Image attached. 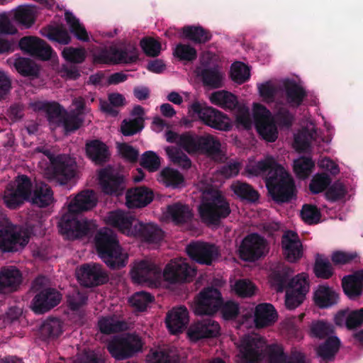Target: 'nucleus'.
<instances>
[{
	"label": "nucleus",
	"mask_w": 363,
	"mask_h": 363,
	"mask_svg": "<svg viewBox=\"0 0 363 363\" xmlns=\"http://www.w3.org/2000/svg\"><path fill=\"white\" fill-rule=\"evenodd\" d=\"M245 172L249 176H265L269 192L278 203L289 201L295 194L292 177L272 156L267 155L259 161L250 158Z\"/></svg>",
	"instance_id": "obj_1"
},
{
	"label": "nucleus",
	"mask_w": 363,
	"mask_h": 363,
	"mask_svg": "<svg viewBox=\"0 0 363 363\" xmlns=\"http://www.w3.org/2000/svg\"><path fill=\"white\" fill-rule=\"evenodd\" d=\"M236 345L238 350L237 363H255L264 359L268 363H306L301 352H294L288 359L281 345L277 343L267 345L264 338L258 334L244 335Z\"/></svg>",
	"instance_id": "obj_2"
},
{
	"label": "nucleus",
	"mask_w": 363,
	"mask_h": 363,
	"mask_svg": "<svg viewBox=\"0 0 363 363\" xmlns=\"http://www.w3.org/2000/svg\"><path fill=\"white\" fill-rule=\"evenodd\" d=\"M97 203L95 193L86 190L78 194L67 205L58 223L60 233L66 238L73 240L88 233L94 223L84 218H78L77 213L93 208Z\"/></svg>",
	"instance_id": "obj_3"
},
{
	"label": "nucleus",
	"mask_w": 363,
	"mask_h": 363,
	"mask_svg": "<svg viewBox=\"0 0 363 363\" xmlns=\"http://www.w3.org/2000/svg\"><path fill=\"white\" fill-rule=\"evenodd\" d=\"M104 221L121 233L131 237L141 239L150 244L159 243L163 238L162 230L152 223H143L128 212L121 210L110 211L104 218Z\"/></svg>",
	"instance_id": "obj_4"
},
{
	"label": "nucleus",
	"mask_w": 363,
	"mask_h": 363,
	"mask_svg": "<svg viewBox=\"0 0 363 363\" xmlns=\"http://www.w3.org/2000/svg\"><path fill=\"white\" fill-rule=\"evenodd\" d=\"M29 107L35 111H45L52 128H62L66 134L78 129L82 123L80 116L84 113V99L81 97L73 100L69 113L55 102L36 101L30 102Z\"/></svg>",
	"instance_id": "obj_5"
},
{
	"label": "nucleus",
	"mask_w": 363,
	"mask_h": 363,
	"mask_svg": "<svg viewBox=\"0 0 363 363\" xmlns=\"http://www.w3.org/2000/svg\"><path fill=\"white\" fill-rule=\"evenodd\" d=\"M252 113L253 121L247 106H238L235 113V120L238 125L248 129L252 127L254 122L258 133L264 140L267 142L275 141L278 138V131L271 112L264 106L254 103Z\"/></svg>",
	"instance_id": "obj_6"
},
{
	"label": "nucleus",
	"mask_w": 363,
	"mask_h": 363,
	"mask_svg": "<svg viewBox=\"0 0 363 363\" xmlns=\"http://www.w3.org/2000/svg\"><path fill=\"white\" fill-rule=\"evenodd\" d=\"M199 189L202 192L199 213L204 223L216 225L230 213L229 203L220 191L213 187L211 182L201 180Z\"/></svg>",
	"instance_id": "obj_7"
},
{
	"label": "nucleus",
	"mask_w": 363,
	"mask_h": 363,
	"mask_svg": "<svg viewBox=\"0 0 363 363\" xmlns=\"http://www.w3.org/2000/svg\"><path fill=\"white\" fill-rule=\"evenodd\" d=\"M95 244L99 257L108 267L121 269L128 264V254L119 245L111 229H101L96 235Z\"/></svg>",
	"instance_id": "obj_8"
},
{
	"label": "nucleus",
	"mask_w": 363,
	"mask_h": 363,
	"mask_svg": "<svg viewBox=\"0 0 363 363\" xmlns=\"http://www.w3.org/2000/svg\"><path fill=\"white\" fill-rule=\"evenodd\" d=\"M36 151L43 152L49 160L50 165L44 167V163L40 162V167L43 169L45 177L60 185L66 184L75 176V162L68 155H60L54 157L49 150L38 147Z\"/></svg>",
	"instance_id": "obj_9"
},
{
	"label": "nucleus",
	"mask_w": 363,
	"mask_h": 363,
	"mask_svg": "<svg viewBox=\"0 0 363 363\" xmlns=\"http://www.w3.org/2000/svg\"><path fill=\"white\" fill-rule=\"evenodd\" d=\"M48 280L43 277L37 278L32 289L35 295L31 303V308L38 314L44 313L57 306L61 298V294L55 289L50 288Z\"/></svg>",
	"instance_id": "obj_10"
},
{
	"label": "nucleus",
	"mask_w": 363,
	"mask_h": 363,
	"mask_svg": "<svg viewBox=\"0 0 363 363\" xmlns=\"http://www.w3.org/2000/svg\"><path fill=\"white\" fill-rule=\"evenodd\" d=\"M189 113L217 130L228 131L232 128V122L226 115L199 101H194L191 104Z\"/></svg>",
	"instance_id": "obj_11"
},
{
	"label": "nucleus",
	"mask_w": 363,
	"mask_h": 363,
	"mask_svg": "<svg viewBox=\"0 0 363 363\" xmlns=\"http://www.w3.org/2000/svg\"><path fill=\"white\" fill-rule=\"evenodd\" d=\"M30 234L26 229L12 225L4 219L0 228V249L4 252L17 251L28 242Z\"/></svg>",
	"instance_id": "obj_12"
},
{
	"label": "nucleus",
	"mask_w": 363,
	"mask_h": 363,
	"mask_svg": "<svg viewBox=\"0 0 363 363\" xmlns=\"http://www.w3.org/2000/svg\"><path fill=\"white\" fill-rule=\"evenodd\" d=\"M141 338L135 334H123L113 337L107 344V349L113 357L121 360L133 356L143 347Z\"/></svg>",
	"instance_id": "obj_13"
},
{
	"label": "nucleus",
	"mask_w": 363,
	"mask_h": 363,
	"mask_svg": "<svg viewBox=\"0 0 363 363\" xmlns=\"http://www.w3.org/2000/svg\"><path fill=\"white\" fill-rule=\"evenodd\" d=\"M277 313L274 307L270 303H261L257 305L254 311L242 312V320L239 324L240 329L256 328H265L274 324L277 320Z\"/></svg>",
	"instance_id": "obj_14"
},
{
	"label": "nucleus",
	"mask_w": 363,
	"mask_h": 363,
	"mask_svg": "<svg viewBox=\"0 0 363 363\" xmlns=\"http://www.w3.org/2000/svg\"><path fill=\"white\" fill-rule=\"evenodd\" d=\"M293 273L289 268L283 269L281 272H274L270 276L271 285L277 291H282L287 286V289L294 291L303 293L306 295L309 290L308 277L305 273H301L290 281L289 276Z\"/></svg>",
	"instance_id": "obj_15"
},
{
	"label": "nucleus",
	"mask_w": 363,
	"mask_h": 363,
	"mask_svg": "<svg viewBox=\"0 0 363 363\" xmlns=\"http://www.w3.org/2000/svg\"><path fill=\"white\" fill-rule=\"evenodd\" d=\"M32 184L27 176L21 175L10 183L3 196V200L9 208L15 209L20 206L25 201L29 199Z\"/></svg>",
	"instance_id": "obj_16"
},
{
	"label": "nucleus",
	"mask_w": 363,
	"mask_h": 363,
	"mask_svg": "<svg viewBox=\"0 0 363 363\" xmlns=\"http://www.w3.org/2000/svg\"><path fill=\"white\" fill-rule=\"evenodd\" d=\"M331 138H323L318 133L311 120L307 119L301 123V129L294 134V148L298 152H308L313 145H320L321 142L329 143Z\"/></svg>",
	"instance_id": "obj_17"
},
{
	"label": "nucleus",
	"mask_w": 363,
	"mask_h": 363,
	"mask_svg": "<svg viewBox=\"0 0 363 363\" xmlns=\"http://www.w3.org/2000/svg\"><path fill=\"white\" fill-rule=\"evenodd\" d=\"M135 283L147 284L152 286L160 285L161 273L157 266L150 259L135 261L130 272Z\"/></svg>",
	"instance_id": "obj_18"
},
{
	"label": "nucleus",
	"mask_w": 363,
	"mask_h": 363,
	"mask_svg": "<svg viewBox=\"0 0 363 363\" xmlns=\"http://www.w3.org/2000/svg\"><path fill=\"white\" fill-rule=\"evenodd\" d=\"M214 55L211 52H204L200 58V66L195 72L202 77L205 84L213 88L222 86L225 74L218 65L211 66V60Z\"/></svg>",
	"instance_id": "obj_19"
},
{
	"label": "nucleus",
	"mask_w": 363,
	"mask_h": 363,
	"mask_svg": "<svg viewBox=\"0 0 363 363\" xmlns=\"http://www.w3.org/2000/svg\"><path fill=\"white\" fill-rule=\"evenodd\" d=\"M99 184L104 194L115 196L122 195L126 187L124 177L110 167L99 171Z\"/></svg>",
	"instance_id": "obj_20"
},
{
	"label": "nucleus",
	"mask_w": 363,
	"mask_h": 363,
	"mask_svg": "<svg viewBox=\"0 0 363 363\" xmlns=\"http://www.w3.org/2000/svg\"><path fill=\"white\" fill-rule=\"evenodd\" d=\"M196 275L194 268L190 267L184 258L172 259L165 266L162 277L170 284L186 281Z\"/></svg>",
	"instance_id": "obj_21"
},
{
	"label": "nucleus",
	"mask_w": 363,
	"mask_h": 363,
	"mask_svg": "<svg viewBox=\"0 0 363 363\" xmlns=\"http://www.w3.org/2000/svg\"><path fill=\"white\" fill-rule=\"evenodd\" d=\"M267 252L266 240L257 233L245 237L239 247L240 257L245 261H255Z\"/></svg>",
	"instance_id": "obj_22"
},
{
	"label": "nucleus",
	"mask_w": 363,
	"mask_h": 363,
	"mask_svg": "<svg viewBox=\"0 0 363 363\" xmlns=\"http://www.w3.org/2000/svg\"><path fill=\"white\" fill-rule=\"evenodd\" d=\"M221 302L220 291L216 289L207 288L195 300L194 311L197 315H212L218 310Z\"/></svg>",
	"instance_id": "obj_23"
},
{
	"label": "nucleus",
	"mask_w": 363,
	"mask_h": 363,
	"mask_svg": "<svg viewBox=\"0 0 363 363\" xmlns=\"http://www.w3.org/2000/svg\"><path fill=\"white\" fill-rule=\"evenodd\" d=\"M186 251L193 260L202 264L210 265L218 257L217 247L206 242H193L186 246Z\"/></svg>",
	"instance_id": "obj_24"
},
{
	"label": "nucleus",
	"mask_w": 363,
	"mask_h": 363,
	"mask_svg": "<svg viewBox=\"0 0 363 363\" xmlns=\"http://www.w3.org/2000/svg\"><path fill=\"white\" fill-rule=\"evenodd\" d=\"M78 281L85 286H93L104 283L107 274L99 264L91 263L81 266L76 272Z\"/></svg>",
	"instance_id": "obj_25"
},
{
	"label": "nucleus",
	"mask_w": 363,
	"mask_h": 363,
	"mask_svg": "<svg viewBox=\"0 0 363 363\" xmlns=\"http://www.w3.org/2000/svg\"><path fill=\"white\" fill-rule=\"evenodd\" d=\"M220 325L212 318H203L192 323L188 329L187 334L192 341L203 338L217 336L220 333Z\"/></svg>",
	"instance_id": "obj_26"
},
{
	"label": "nucleus",
	"mask_w": 363,
	"mask_h": 363,
	"mask_svg": "<svg viewBox=\"0 0 363 363\" xmlns=\"http://www.w3.org/2000/svg\"><path fill=\"white\" fill-rule=\"evenodd\" d=\"M18 45L23 52L42 60L50 59L52 54L51 48L37 37H23L19 40Z\"/></svg>",
	"instance_id": "obj_27"
},
{
	"label": "nucleus",
	"mask_w": 363,
	"mask_h": 363,
	"mask_svg": "<svg viewBox=\"0 0 363 363\" xmlns=\"http://www.w3.org/2000/svg\"><path fill=\"white\" fill-rule=\"evenodd\" d=\"M281 247L285 258L290 262H296L303 255L302 243L296 233L288 230L281 240Z\"/></svg>",
	"instance_id": "obj_28"
},
{
	"label": "nucleus",
	"mask_w": 363,
	"mask_h": 363,
	"mask_svg": "<svg viewBox=\"0 0 363 363\" xmlns=\"http://www.w3.org/2000/svg\"><path fill=\"white\" fill-rule=\"evenodd\" d=\"M165 138L168 143L177 144L189 154L199 153V136L190 132L178 134L169 130L165 133Z\"/></svg>",
	"instance_id": "obj_29"
},
{
	"label": "nucleus",
	"mask_w": 363,
	"mask_h": 363,
	"mask_svg": "<svg viewBox=\"0 0 363 363\" xmlns=\"http://www.w3.org/2000/svg\"><path fill=\"white\" fill-rule=\"evenodd\" d=\"M189 323V313L185 307H177L169 311L165 318V324L172 334L182 333Z\"/></svg>",
	"instance_id": "obj_30"
},
{
	"label": "nucleus",
	"mask_w": 363,
	"mask_h": 363,
	"mask_svg": "<svg viewBox=\"0 0 363 363\" xmlns=\"http://www.w3.org/2000/svg\"><path fill=\"white\" fill-rule=\"evenodd\" d=\"M144 110L140 106L133 108L130 117L123 121L121 125V131L125 136L136 134L143 128Z\"/></svg>",
	"instance_id": "obj_31"
},
{
	"label": "nucleus",
	"mask_w": 363,
	"mask_h": 363,
	"mask_svg": "<svg viewBox=\"0 0 363 363\" xmlns=\"http://www.w3.org/2000/svg\"><path fill=\"white\" fill-rule=\"evenodd\" d=\"M342 286L345 294L350 299L354 300L359 297L363 291V270L344 277Z\"/></svg>",
	"instance_id": "obj_32"
},
{
	"label": "nucleus",
	"mask_w": 363,
	"mask_h": 363,
	"mask_svg": "<svg viewBox=\"0 0 363 363\" xmlns=\"http://www.w3.org/2000/svg\"><path fill=\"white\" fill-rule=\"evenodd\" d=\"M153 198L152 192L145 187L129 189L125 195V204L128 208H141L149 204Z\"/></svg>",
	"instance_id": "obj_33"
},
{
	"label": "nucleus",
	"mask_w": 363,
	"mask_h": 363,
	"mask_svg": "<svg viewBox=\"0 0 363 363\" xmlns=\"http://www.w3.org/2000/svg\"><path fill=\"white\" fill-rule=\"evenodd\" d=\"M21 282V274L15 267H4L0 271L1 293L10 292L16 289Z\"/></svg>",
	"instance_id": "obj_34"
},
{
	"label": "nucleus",
	"mask_w": 363,
	"mask_h": 363,
	"mask_svg": "<svg viewBox=\"0 0 363 363\" xmlns=\"http://www.w3.org/2000/svg\"><path fill=\"white\" fill-rule=\"evenodd\" d=\"M164 220L176 224L186 223L192 217V213L189 206L181 203L169 205L163 211Z\"/></svg>",
	"instance_id": "obj_35"
},
{
	"label": "nucleus",
	"mask_w": 363,
	"mask_h": 363,
	"mask_svg": "<svg viewBox=\"0 0 363 363\" xmlns=\"http://www.w3.org/2000/svg\"><path fill=\"white\" fill-rule=\"evenodd\" d=\"M121 43L113 44L107 48L93 54L94 60L98 63L118 65L125 62L121 55Z\"/></svg>",
	"instance_id": "obj_36"
},
{
	"label": "nucleus",
	"mask_w": 363,
	"mask_h": 363,
	"mask_svg": "<svg viewBox=\"0 0 363 363\" xmlns=\"http://www.w3.org/2000/svg\"><path fill=\"white\" fill-rule=\"evenodd\" d=\"M339 296L336 291L328 285H319L313 291L315 303L321 308L331 307L338 302Z\"/></svg>",
	"instance_id": "obj_37"
},
{
	"label": "nucleus",
	"mask_w": 363,
	"mask_h": 363,
	"mask_svg": "<svg viewBox=\"0 0 363 363\" xmlns=\"http://www.w3.org/2000/svg\"><path fill=\"white\" fill-rule=\"evenodd\" d=\"M6 62L23 77H37L38 75L39 68L38 65L30 59L15 55L9 57Z\"/></svg>",
	"instance_id": "obj_38"
},
{
	"label": "nucleus",
	"mask_w": 363,
	"mask_h": 363,
	"mask_svg": "<svg viewBox=\"0 0 363 363\" xmlns=\"http://www.w3.org/2000/svg\"><path fill=\"white\" fill-rule=\"evenodd\" d=\"M199 153H205L218 161L225 158L220 142L210 135L199 136Z\"/></svg>",
	"instance_id": "obj_39"
},
{
	"label": "nucleus",
	"mask_w": 363,
	"mask_h": 363,
	"mask_svg": "<svg viewBox=\"0 0 363 363\" xmlns=\"http://www.w3.org/2000/svg\"><path fill=\"white\" fill-rule=\"evenodd\" d=\"M179 361L177 351L167 347L151 349L146 356L147 363H179Z\"/></svg>",
	"instance_id": "obj_40"
},
{
	"label": "nucleus",
	"mask_w": 363,
	"mask_h": 363,
	"mask_svg": "<svg viewBox=\"0 0 363 363\" xmlns=\"http://www.w3.org/2000/svg\"><path fill=\"white\" fill-rule=\"evenodd\" d=\"M335 322L338 325H345L350 329L360 326L363 323V308L340 311L335 316Z\"/></svg>",
	"instance_id": "obj_41"
},
{
	"label": "nucleus",
	"mask_w": 363,
	"mask_h": 363,
	"mask_svg": "<svg viewBox=\"0 0 363 363\" xmlns=\"http://www.w3.org/2000/svg\"><path fill=\"white\" fill-rule=\"evenodd\" d=\"M285 89L286 103L291 107L298 106L305 96L302 86L294 80L286 79L283 80Z\"/></svg>",
	"instance_id": "obj_42"
},
{
	"label": "nucleus",
	"mask_w": 363,
	"mask_h": 363,
	"mask_svg": "<svg viewBox=\"0 0 363 363\" xmlns=\"http://www.w3.org/2000/svg\"><path fill=\"white\" fill-rule=\"evenodd\" d=\"M53 199V194L50 188L45 184L39 183L35 185L33 194L30 191L28 200L39 207H45L51 204Z\"/></svg>",
	"instance_id": "obj_43"
},
{
	"label": "nucleus",
	"mask_w": 363,
	"mask_h": 363,
	"mask_svg": "<svg viewBox=\"0 0 363 363\" xmlns=\"http://www.w3.org/2000/svg\"><path fill=\"white\" fill-rule=\"evenodd\" d=\"M340 345L339 339L335 336H330L323 344L316 349V353L321 363L330 361L334 358Z\"/></svg>",
	"instance_id": "obj_44"
},
{
	"label": "nucleus",
	"mask_w": 363,
	"mask_h": 363,
	"mask_svg": "<svg viewBox=\"0 0 363 363\" xmlns=\"http://www.w3.org/2000/svg\"><path fill=\"white\" fill-rule=\"evenodd\" d=\"M97 325L99 331L104 334L117 333L126 328V323L116 315L101 317Z\"/></svg>",
	"instance_id": "obj_45"
},
{
	"label": "nucleus",
	"mask_w": 363,
	"mask_h": 363,
	"mask_svg": "<svg viewBox=\"0 0 363 363\" xmlns=\"http://www.w3.org/2000/svg\"><path fill=\"white\" fill-rule=\"evenodd\" d=\"M180 37L196 43H205L211 40V35L201 26H187L181 29Z\"/></svg>",
	"instance_id": "obj_46"
},
{
	"label": "nucleus",
	"mask_w": 363,
	"mask_h": 363,
	"mask_svg": "<svg viewBox=\"0 0 363 363\" xmlns=\"http://www.w3.org/2000/svg\"><path fill=\"white\" fill-rule=\"evenodd\" d=\"M36 13L35 6L32 5L21 6L12 11L14 20L26 28L33 24Z\"/></svg>",
	"instance_id": "obj_47"
},
{
	"label": "nucleus",
	"mask_w": 363,
	"mask_h": 363,
	"mask_svg": "<svg viewBox=\"0 0 363 363\" xmlns=\"http://www.w3.org/2000/svg\"><path fill=\"white\" fill-rule=\"evenodd\" d=\"M86 151L89 157L96 163L106 161L109 155L106 145L99 140L87 143Z\"/></svg>",
	"instance_id": "obj_48"
},
{
	"label": "nucleus",
	"mask_w": 363,
	"mask_h": 363,
	"mask_svg": "<svg viewBox=\"0 0 363 363\" xmlns=\"http://www.w3.org/2000/svg\"><path fill=\"white\" fill-rule=\"evenodd\" d=\"M209 99L213 104L226 110H232L238 104L235 96L223 90L212 93Z\"/></svg>",
	"instance_id": "obj_49"
},
{
	"label": "nucleus",
	"mask_w": 363,
	"mask_h": 363,
	"mask_svg": "<svg viewBox=\"0 0 363 363\" xmlns=\"http://www.w3.org/2000/svg\"><path fill=\"white\" fill-rule=\"evenodd\" d=\"M230 189L239 198L250 202H255L259 199L258 193L250 185L240 181L233 182Z\"/></svg>",
	"instance_id": "obj_50"
},
{
	"label": "nucleus",
	"mask_w": 363,
	"mask_h": 363,
	"mask_svg": "<svg viewBox=\"0 0 363 363\" xmlns=\"http://www.w3.org/2000/svg\"><path fill=\"white\" fill-rule=\"evenodd\" d=\"M157 180L166 186L179 187L183 182V176L176 169L165 167L160 172Z\"/></svg>",
	"instance_id": "obj_51"
},
{
	"label": "nucleus",
	"mask_w": 363,
	"mask_h": 363,
	"mask_svg": "<svg viewBox=\"0 0 363 363\" xmlns=\"http://www.w3.org/2000/svg\"><path fill=\"white\" fill-rule=\"evenodd\" d=\"M65 19L69 26L70 31L74 33L78 40L84 42H88L90 40L91 37L87 33L86 28L72 13L66 11Z\"/></svg>",
	"instance_id": "obj_52"
},
{
	"label": "nucleus",
	"mask_w": 363,
	"mask_h": 363,
	"mask_svg": "<svg viewBox=\"0 0 363 363\" xmlns=\"http://www.w3.org/2000/svg\"><path fill=\"white\" fill-rule=\"evenodd\" d=\"M169 160L182 168L189 169L191 166V162L189 157L178 147L167 146L164 148Z\"/></svg>",
	"instance_id": "obj_53"
},
{
	"label": "nucleus",
	"mask_w": 363,
	"mask_h": 363,
	"mask_svg": "<svg viewBox=\"0 0 363 363\" xmlns=\"http://www.w3.org/2000/svg\"><path fill=\"white\" fill-rule=\"evenodd\" d=\"M172 53L174 57L185 62H192L197 57L196 50L192 45L186 43L177 44Z\"/></svg>",
	"instance_id": "obj_54"
},
{
	"label": "nucleus",
	"mask_w": 363,
	"mask_h": 363,
	"mask_svg": "<svg viewBox=\"0 0 363 363\" xmlns=\"http://www.w3.org/2000/svg\"><path fill=\"white\" fill-rule=\"evenodd\" d=\"M314 167L315 163L309 157H301L294 161V171L300 179L307 178Z\"/></svg>",
	"instance_id": "obj_55"
},
{
	"label": "nucleus",
	"mask_w": 363,
	"mask_h": 363,
	"mask_svg": "<svg viewBox=\"0 0 363 363\" xmlns=\"http://www.w3.org/2000/svg\"><path fill=\"white\" fill-rule=\"evenodd\" d=\"M232 290L239 296L251 297L256 294V286L249 279H239L231 285Z\"/></svg>",
	"instance_id": "obj_56"
},
{
	"label": "nucleus",
	"mask_w": 363,
	"mask_h": 363,
	"mask_svg": "<svg viewBox=\"0 0 363 363\" xmlns=\"http://www.w3.org/2000/svg\"><path fill=\"white\" fill-rule=\"evenodd\" d=\"M230 77L235 83L242 84L250 79V68L242 62H234L231 65Z\"/></svg>",
	"instance_id": "obj_57"
},
{
	"label": "nucleus",
	"mask_w": 363,
	"mask_h": 363,
	"mask_svg": "<svg viewBox=\"0 0 363 363\" xmlns=\"http://www.w3.org/2000/svg\"><path fill=\"white\" fill-rule=\"evenodd\" d=\"M154 297L145 291H139L135 293L130 298L129 303L138 311H145L148 306L153 301Z\"/></svg>",
	"instance_id": "obj_58"
},
{
	"label": "nucleus",
	"mask_w": 363,
	"mask_h": 363,
	"mask_svg": "<svg viewBox=\"0 0 363 363\" xmlns=\"http://www.w3.org/2000/svg\"><path fill=\"white\" fill-rule=\"evenodd\" d=\"M301 219L308 224H316L320 220V211L313 204H304L300 211Z\"/></svg>",
	"instance_id": "obj_59"
},
{
	"label": "nucleus",
	"mask_w": 363,
	"mask_h": 363,
	"mask_svg": "<svg viewBox=\"0 0 363 363\" xmlns=\"http://www.w3.org/2000/svg\"><path fill=\"white\" fill-rule=\"evenodd\" d=\"M314 272L318 277L328 279L333 274V269L330 261L323 255H318L314 267Z\"/></svg>",
	"instance_id": "obj_60"
},
{
	"label": "nucleus",
	"mask_w": 363,
	"mask_h": 363,
	"mask_svg": "<svg viewBox=\"0 0 363 363\" xmlns=\"http://www.w3.org/2000/svg\"><path fill=\"white\" fill-rule=\"evenodd\" d=\"M333 327L331 324L323 322H313L311 325L310 334L311 336L318 338L332 336Z\"/></svg>",
	"instance_id": "obj_61"
},
{
	"label": "nucleus",
	"mask_w": 363,
	"mask_h": 363,
	"mask_svg": "<svg viewBox=\"0 0 363 363\" xmlns=\"http://www.w3.org/2000/svg\"><path fill=\"white\" fill-rule=\"evenodd\" d=\"M160 157L153 151H146L141 157V165L149 172H156L160 167Z\"/></svg>",
	"instance_id": "obj_62"
},
{
	"label": "nucleus",
	"mask_w": 363,
	"mask_h": 363,
	"mask_svg": "<svg viewBox=\"0 0 363 363\" xmlns=\"http://www.w3.org/2000/svg\"><path fill=\"white\" fill-rule=\"evenodd\" d=\"M330 183V178L324 173L315 174L310 183L309 188L312 193L318 194L325 189Z\"/></svg>",
	"instance_id": "obj_63"
},
{
	"label": "nucleus",
	"mask_w": 363,
	"mask_h": 363,
	"mask_svg": "<svg viewBox=\"0 0 363 363\" xmlns=\"http://www.w3.org/2000/svg\"><path fill=\"white\" fill-rule=\"evenodd\" d=\"M62 322L57 318H50L45 321L41 327L43 333L50 337H57L62 333Z\"/></svg>",
	"instance_id": "obj_64"
}]
</instances>
